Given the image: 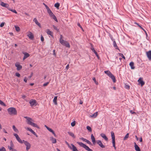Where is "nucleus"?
<instances>
[{
	"label": "nucleus",
	"mask_w": 151,
	"mask_h": 151,
	"mask_svg": "<svg viewBox=\"0 0 151 151\" xmlns=\"http://www.w3.org/2000/svg\"><path fill=\"white\" fill-rule=\"evenodd\" d=\"M91 139L92 140L93 144L94 145H95L96 143V140L93 134H92L91 135Z\"/></svg>",
	"instance_id": "8"
},
{
	"label": "nucleus",
	"mask_w": 151,
	"mask_h": 151,
	"mask_svg": "<svg viewBox=\"0 0 151 151\" xmlns=\"http://www.w3.org/2000/svg\"><path fill=\"white\" fill-rule=\"evenodd\" d=\"M13 129L16 132L18 133L19 131L18 129L14 125H13L12 126Z\"/></svg>",
	"instance_id": "29"
},
{
	"label": "nucleus",
	"mask_w": 151,
	"mask_h": 151,
	"mask_svg": "<svg viewBox=\"0 0 151 151\" xmlns=\"http://www.w3.org/2000/svg\"><path fill=\"white\" fill-rule=\"evenodd\" d=\"M23 143H24L26 146V150L28 151L31 147V146L30 144L27 141H25L24 140H23Z\"/></svg>",
	"instance_id": "5"
},
{
	"label": "nucleus",
	"mask_w": 151,
	"mask_h": 151,
	"mask_svg": "<svg viewBox=\"0 0 151 151\" xmlns=\"http://www.w3.org/2000/svg\"><path fill=\"white\" fill-rule=\"evenodd\" d=\"M28 124L31 125L34 127H36L37 128H39V127L35 123L32 122V121H31L30 122L28 123Z\"/></svg>",
	"instance_id": "13"
},
{
	"label": "nucleus",
	"mask_w": 151,
	"mask_h": 151,
	"mask_svg": "<svg viewBox=\"0 0 151 151\" xmlns=\"http://www.w3.org/2000/svg\"><path fill=\"white\" fill-rule=\"evenodd\" d=\"M53 27L54 29L57 30V31H59V29L57 28V27L55 26L54 25H53Z\"/></svg>",
	"instance_id": "44"
},
{
	"label": "nucleus",
	"mask_w": 151,
	"mask_h": 151,
	"mask_svg": "<svg viewBox=\"0 0 151 151\" xmlns=\"http://www.w3.org/2000/svg\"><path fill=\"white\" fill-rule=\"evenodd\" d=\"M138 82L141 84L142 86L145 84V82L143 81L142 78L141 77L138 80Z\"/></svg>",
	"instance_id": "7"
},
{
	"label": "nucleus",
	"mask_w": 151,
	"mask_h": 151,
	"mask_svg": "<svg viewBox=\"0 0 151 151\" xmlns=\"http://www.w3.org/2000/svg\"><path fill=\"white\" fill-rule=\"evenodd\" d=\"M17 141L20 143L22 144L23 143V140L22 141L20 138V137H19L17 139Z\"/></svg>",
	"instance_id": "35"
},
{
	"label": "nucleus",
	"mask_w": 151,
	"mask_h": 151,
	"mask_svg": "<svg viewBox=\"0 0 151 151\" xmlns=\"http://www.w3.org/2000/svg\"><path fill=\"white\" fill-rule=\"evenodd\" d=\"M86 142L87 143L89 144V145H92V143L89 140H87Z\"/></svg>",
	"instance_id": "48"
},
{
	"label": "nucleus",
	"mask_w": 151,
	"mask_h": 151,
	"mask_svg": "<svg viewBox=\"0 0 151 151\" xmlns=\"http://www.w3.org/2000/svg\"><path fill=\"white\" fill-rule=\"evenodd\" d=\"M119 55L120 56L122 57L124 59H125V57L123 55L122 53H119Z\"/></svg>",
	"instance_id": "41"
},
{
	"label": "nucleus",
	"mask_w": 151,
	"mask_h": 151,
	"mask_svg": "<svg viewBox=\"0 0 151 151\" xmlns=\"http://www.w3.org/2000/svg\"><path fill=\"white\" fill-rule=\"evenodd\" d=\"M0 151H6L5 148L3 147L0 149Z\"/></svg>",
	"instance_id": "46"
},
{
	"label": "nucleus",
	"mask_w": 151,
	"mask_h": 151,
	"mask_svg": "<svg viewBox=\"0 0 151 151\" xmlns=\"http://www.w3.org/2000/svg\"><path fill=\"white\" fill-rule=\"evenodd\" d=\"M134 147H135V150L136 151H141L139 147L137 145L136 143L135 142H134Z\"/></svg>",
	"instance_id": "18"
},
{
	"label": "nucleus",
	"mask_w": 151,
	"mask_h": 151,
	"mask_svg": "<svg viewBox=\"0 0 151 151\" xmlns=\"http://www.w3.org/2000/svg\"><path fill=\"white\" fill-rule=\"evenodd\" d=\"M60 6V4L58 3H57L55 4L54 5L55 7H56L58 9H59V7Z\"/></svg>",
	"instance_id": "33"
},
{
	"label": "nucleus",
	"mask_w": 151,
	"mask_h": 151,
	"mask_svg": "<svg viewBox=\"0 0 151 151\" xmlns=\"http://www.w3.org/2000/svg\"><path fill=\"white\" fill-rule=\"evenodd\" d=\"M129 65L131 67V69H134L135 68V67L134 66V63L133 62H130Z\"/></svg>",
	"instance_id": "21"
},
{
	"label": "nucleus",
	"mask_w": 151,
	"mask_h": 151,
	"mask_svg": "<svg viewBox=\"0 0 151 151\" xmlns=\"http://www.w3.org/2000/svg\"><path fill=\"white\" fill-rule=\"evenodd\" d=\"M97 115H98V112H96L94 114H93L92 115H91L90 116L91 117H93V118H95L97 116Z\"/></svg>",
	"instance_id": "28"
},
{
	"label": "nucleus",
	"mask_w": 151,
	"mask_h": 151,
	"mask_svg": "<svg viewBox=\"0 0 151 151\" xmlns=\"http://www.w3.org/2000/svg\"><path fill=\"white\" fill-rule=\"evenodd\" d=\"M111 134L112 139V142H115V135L114 132L113 131L111 132Z\"/></svg>",
	"instance_id": "16"
},
{
	"label": "nucleus",
	"mask_w": 151,
	"mask_h": 151,
	"mask_svg": "<svg viewBox=\"0 0 151 151\" xmlns=\"http://www.w3.org/2000/svg\"><path fill=\"white\" fill-rule=\"evenodd\" d=\"M100 136L104 139V140L106 142L108 141V139L107 137L106 136L105 134L103 133H101L100 134Z\"/></svg>",
	"instance_id": "9"
},
{
	"label": "nucleus",
	"mask_w": 151,
	"mask_h": 151,
	"mask_svg": "<svg viewBox=\"0 0 151 151\" xmlns=\"http://www.w3.org/2000/svg\"><path fill=\"white\" fill-rule=\"evenodd\" d=\"M77 143L81 147H83L86 150L88 151H93L92 150L90 149L87 146L81 142H77Z\"/></svg>",
	"instance_id": "3"
},
{
	"label": "nucleus",
	"mask_w": 151,
	"mask_h": 151,
	"mask_svg": "<svg viewBox=\"0 0 151 151\" xmlns=\"http://www.w3.org/2000/svg\"><path fill=\"white\" fill-rule=\"evenodd\" d=\"M15 75L16 76H17L18 77H19L20 76V74L18 73H15Z\"/></svg>",
	"instance_id": "60"
},
{
	"label": "nucleus",
	"mask_w": 151,
	"mask_h": 151,
	"mask_svg": "<svg viewBox=\"0 0 151 151\" xmlns=\"http://www.w3.org/2000/svg\"><path fill=\"white\" fill-rule=\"evenodd\" d=\"M80 139L81 140H83V141H84V142H86V140H87V139H85L83 137H81V138H80Z\"/></svg>",
	"instance_id": "54"
},
{
	"label": "nucleus",
	"mask_w": 151,
	"mask_h": 151,
	"mask_svg": "<svg viewBox=\"0 0 151 151\" xmlns=\"http://www.w3.org/2000/svg\"><path fill=\"white\" fill-rule=\"evenodd\" d=\"M47 33L48 35H50L52 37H53V33L49 29H47Z\"/></svg>",
	"instance_id": "22"
},
{
	"label": "nucleus",
	"mask_w": 151,
	"mask_h": 151,
	"mask_svg": "<svg viewBox=\"0 0 151 151\" xmlns=\"http://www.w3.org/2000/svg\"><path fill=\"white\" fill-rule=\"evenodd\" d=\"M41 40L42 42H43L44 41V38L42 35H41Z\"/></svg>",
	"instance_id": "61"
},
{
	"label": "nucleus",
	"mask_w": 151,
	"mask_h": 151,
	"mask_svg": "<svg viewBox=\"0 0 151 151\" xmlns=\"http://www.w3.org/2000/svg\"><path fill=\"white\" fill-rule=\"evenodd\" d=\"M36 103V101L35 100H31L29 102V103L30 104V105L31 106H32L34 105Z\"/></svg>",
	"instance_id": "17"
},
{
	"label": "nucleus",
	"mask_w": 151,
	"mask_h": 151,
	"mask_svg": "<svg viewBox=\"0 0 151 151\" xmlns=\"http://www.w3.org/2000/svg\"><path fill=\"white\" fill-rule=\"evenodd\" d=\"M57 96H55L54 97V99L53 100V102L54 104L56 105H57Z\"/></svg>",
	"instance_id": "27"
},
{
	"label": "nucleus",
	"mask_w": 151,
	"mask_h": 151,
	"mask_svg": "<svg viewBox=\"0 0 151 151\" xmlns=\"http://www.w3.org/2000/svg\"><path fill=\"white\" fill-rule=\"evenodd\" d=\"M77 25L78 27H79L81 29L83 30V31H84V30H83V28L81 26V25L79 23H78Z\"/></svg>",
	"instance_id": "51"
},
{
	"label": "nucleus",
	"mask_w": 151,
	"mask_h": 151,
	"mask_svg": "<svg viewBox=\"0 0 151 151\" xmlns=\"http://www.w3.org/2000/svg\"><path fill=\"white\" fill-rule=\"evenodd\" d=\"M49 83V82H47L45 83H44L43 85V86H47L48 84Z\"/></svg>",
	"instance_id": "55"
},
{
	"label": "nucleus",
	"mask_w": 151,
	"mask_h": 151,
	"mask_svg": "<svg viewBox=\"0 0 151 151\" xmlns=\"http://www.w3.org/2000/svg\"><path fill=\"white\" fill-rule=\"evenodd\" d=\"M104 72L105 74H106L113 80V82L114 83L116 82V80L114 76L111 73V72L109 71H105Z\"/></svg>",
	"instance_id": "2"
},
{
	"label": "nucleus",
	"mask_w": 151,
	"mask_h": 151,
	"mask_svg": "<svg viewBox=\"0 0 151 151\" xmlns=\"http://www.w3.org/2000/svg\"><path fill=\"white\" fill-rule=\"evenodd\" d=\"M91 50L93 52H94V50H95L94 48H93V46L92 45V44H91Z\"/></svg>",
	"instance_id": "43"
},
{
	"label": "nucleus",
	"mask_w": 151,
	"mask_h": 151,
	"mask_svg": "<svg viewBox=\"0 0 151 151\" xmlns=\"http://www.w3.org/2000/svg\"><path fill=\"white\" fill-rule=\"evenodd\" d=\"M8 148L10 150H12V151L14 149V148H13V147H11L9 146H8Z\"/></svg>",
	"instance_id": "56"
},
{
	"label": "nucleus",
	"mask_w": 151,
	"mask_h": 151,
	"mask_svg": "<svg viewBox=\"0 0 151 151\" xmlns=\"http://www.w3.org/2000/svg\"><path fill=\"white\" fill-rule=\"evenodd\" d=\"M71 146L72 147L73 151H79L78 150L76 147L73 144H71Z\"/></svg>",
	"instance_id": "25"
},
{
	"label": "nucleus",
	"mask_w": 151,
	"mask_h": 151,
	"mask_svg": "<svg viewBox=\"0 0 151 151\" xmlns=\"http://www.w3.org/2000/svg\"><path fill=\"white\" fill-rule=\"evenodd\" d=\"M45 127H46V128L50 132L51 131H52V130L51 128H49L46 125H45Z\"/></svg>",
	"instance_id": "42"
},
{
	"label": "nucleus",
	"mask_w": 151,
	"mask_h": 151,
	"mask_svg": "<svg viewBox=\"0 0 151 151\" xmlns=\"http://www.w3.org/2000/svg\"><path fill=\"white\" fill-rule=\"evenodd\" d=\"M147 56L149 60H151V50H150L146 52Z\"/></svg>",
	"instance_id": "12"
},
{
	"label": "nucleus",
	"mask_w": 151,
	"mask_h": 151,
	"mask_svg": "<svg viewBox=\"0 0 151 151\" xmlns=\"http://www.w3.org/2000/svg\"><path fill=\"white\" fill-rule=\"evenodd\" d=\"M96 143L101 147L104 148L105 147V146L103 145L101 140H97Z\"/></svg>",
	"instance_id": "6"
},
{
	"label": "nucleus",
	"mask_w": 151,
	"mask_h": 151,
	"mask_svg": "<svg viewBox=\"0 0 151 151\" xmlns=\"http://www.w3.org/2000/svg\"><path fill=\"white\" fill-rule=\"evenodd\" d=\"M4 24H5V22H2L0 24V27H3L4 26Z\"/></svg>",
	"instance_id": "58"
},
{
	"label": "nucleus",
	"mask_w": 151,
	"mask_h": 151,
	"mask_svg": "<svg viewBox=\"0 0 151 151\" xmlns=\"http://www.w3.org/2000/svg\"><path fill=\"white\" fill-rule=\"evenodd\" d=\"M94 52V53L96 55V56H97V57L98 58V59H100V57H99L98 53H97V52L95 50H94V52Z\"/></svg>",
	"instance_id": "37"
},
{
	"label": "nucleus",
	"mask_w": 151,
	"mask_h": 151,
	"mask_svg": "<svg viewBox=\"0 0 151 151\" xmlns=\"http://www.w3.org/2000/svg\"><path fill=\"white\" fill-rule=\"evenodd\" d=\"M112 144H113V147H114L115 149L116 150V146H115V142H112Z\"/></svg>",
	"instance_id": "59"
},
{
	"label": "nucleus",
	"mask_w": 151,
	"mask_h": 151,
	"mask_svg": "<svg viewBox=\"0 0 151 151\" xmlns=\"http://www.w3.org/2000/svg\"><path fill=\"white\" fill-rule=\"evenodd\" d=\"M43 4L44 5L47 9L49 8V7L46 4H45L44 3H43Z\"/></svg>",
	"instance_id": "63"
},
{
	"label": "nucleus",
	"mask_w": 151,
	"mask_h": 151,
	"mask_svg": "<svg viewBox=\"0 0 151 151\" xmlns=\"http://www.w3.org/2000/svg\"><path fill=\"white\" fill-rule=\"evenodd\" d=\"M17 141L20 143L22 144L23 143V140L22 141L20 138V137H19L17 139Z\"/></svg>",
	"instance_id": "34"
},
{
	"label": "nucleus",
	"mask_w": 151,
	"mask_h": 151,
	"mask_svg": "<svg viewBox=\"0 0 151 151\" xmlns=\"http://www.w3.org/2000/svg\"><path fill=\"white\" fill-rule=\"evenodd\" d=\"M0 5L4 7H5L7 8V9L9 8V5L8 4L6 3H5L4 2L2 1H1L0 3Z\"/></svg>",
	"instance_id": "10"
},
{
	"label": "nucleus",
	"mask_w": 151,
	"mask_h": 151,
	"mask_svg": "<svg viewBox=\"0 0 151 151\" xmlns=\"http://www.w3.org/2000/svg\"><path fill=\"white\" fill-rule=\"evenodd\" d=\"M26 129L29 131H30L33 134L35 133V132H34L31 128H29V127H27L26 128Z\"/></svg>",
	"instance_id": "30"
},
{
	"label": "nucleus",
	"mask_w": 151,
	"mask_h": 151,
	"mask_svg": "<svg viewBox=\"0 0 151 151\" xmlns=\"http://www.w3.org/2000/svg\"><path fill=\"white\" fill-rule=\"evenodd\" d=\"M130 112L132 114H136V113L135 112L133 111L132 110H130Z\"/></svg>",
	"instance_id": "62"
},
{
	"label": "nucleus",
	"mask_w": 151,
	"mask_h": 151,
	"mask_svg": "<svg viewBox=\"0 0 151 151\" xmlns=\"http://www.w3.org/2000/svg\"><path fill=\"white\" fill-rule=\"evenodd\" d=\"M14 135L16 139L18 138L19 137L18 135L16 133H14L13 134Z\"/></svg>",
	"instance_id": "47"
},
{
	"label": "nucleus",
	"mask_w": 151,
	"mask_h": 151,
	"mask_svg": "<svg viewBox=\"0 0 151 151\" xmlns=\"http://www.w3.org/2000/svg\"><path fill=\"white\" fill-rule=\"evenodd\" d=\"M29 54L25 52L24 53V56L23 58V60H24L29 56Z\"/></svg>",
	"instance_id": "20"
},
{
	"label": "nucleus",
	"mask_w": 151,
	"mask_h": 151,
	"mask_svg": "<svg viewBox=\"0 0 151 151\" xmlns=\"http://www.w3.org/2000/svg\"><path fill=\"white\" fill-rule=\"evenodd\" d=\"M47 13H48V14H49L50 13H52V12L50 10V8H49V9H47Z\"/></svg>",
	"instance_id": "49"
},
{
	"label": "nucleus",
	"mask_w": 151,
	"mask_h": 151,
	"mask_svg": "<svg viewBox=\"0 0 151 151\" xmlns=\"http://www.w3.org/2000/svg\"><path fill=\"white\" fill-rule=\"evenodd\" d=\"M0 104L2 106H6V104L2 101L0 100Z\"/></svg>",
	"instance_id": "38"
},
{
	"label": "nucleus",
	"mask_w": 151,
	"mask_h": 151,
	"mask_svg": "<svg viewBox=\"0 0 151 151\" xmlns=\"http://www.w3.org/2000/svg\"><path fill=\"white\" fill-rule=\"evenodd\" d=\"M66 143L67 145H68V147L70 148L71 149H73L72 147H71V146L66 141Z\"/></svg>",
	"instance_id": "50"
},
{
	"label": "nucleus",
	"mask_w": 151,
	"mask_h": 151,
	"mask_svg": "<svg viewBox=\"0 0 151 151\" xmlns=\"http://www.w3.org/2000/svg\"><path fill=\"white\" fill-rule=\"evenodd\" d=\"M86 129H87L90 132H91L92 131V129L91 128L89 127V126H87L86 127Z\"/></svg>",
	"instance_id": "39"
},
{
	"label": "nucleus",
	"mask_w": 151,
	"mask_h": 151,
	"mask_svg": "<svg viewBox=\"0 0 151 151\" xmlns=\"http://www.w3.org/2000/svg\"><path fill=\"white\" fill-rule=\"evenodd\" d=\"M49 15L50 16L52 17L55 21L57 22H58V20L57 19L56 16L53 14L52 12L49 14Z\"/></svg>",
	"instance_id": "14"
},
{
	"label": "nucleus",
	"mask_w": 151,
	"mask_h": 151,
	"mask_svg": "<svg viewBox=\"0 0 151 151\" xmlns=\"http://www.w3.org/2000/svg\"><path fill=\"white\" fill-rule=\"evenodd\" d=\"M63 37V36L62 35H60V38L59 40L60 42L62 40H63L62 39Z\"/></svg>",
	"instance_id": "57"
},
{
	"label": "nucleus",
	"mask_w": 151,
	"mask_h": 151,
	"mask_svg": "<svg viewBox=\"0 0 151 151\" xmlns=\"http://www.w3.org/2000/svg\"><path fill=\"white\" fill-rule=\"evenodd\" d=\"M15 28L16 31L17 32H19L20 30V28L19 27L15 26Z\"/></svg>",
	"instance_id": "40"
},
{
	"label": "nucleus",
	"mask_w": 151,
	"mask_h": 151,
	"mask_svg": "<svg viewBox=\"0 0 151 151\" xmlns=\"http://www.w3.org/2000/svg\"><path fill=\"white\" fill-rule=\"evenodd\" d=\"M24 81L25 82L27 83V79L26 78H25L24 80Z\"/></svg>",
	"instance_id": "64"
},
{
	"label": "nucleus",
	"mask_w": 151,
	"mask_h": 151,
	"mask_svg": "<svg viewBox=\"0 0 151 151\" xmlns=\"http://www.w3.org/2000/svg\"><path fill=\"white\" fill-rule=\"evenodd\" d=\"M129 136V134L128 133L124 137V140H126L128 138Z\"/></svg>",
	"instance_id": "36"
},
{
	"label": "nucleus",
	"mask_w": 151,
	"mask_h": 151,
	"mask_svg": "<svg viewBox=\"0 0 151 151\" xmlns=\"http://www.w3.org/2000/svg\"><path fill=\"white\" fill-rule=\"evenodd\" d=\"M50 140L52 141V143L54 144L56 143V139L53 137H50Z\"/></svg>",
	"instance_id": "24"
},
{
	"label": "nucleus",
	"mask_w": 151,
	"mask_h": 151,
	"mask_svg": "<svg viewBox=\"0 0 151 151\" xmlns=\"http://www.w3.org/2000/svg\"><path fill=\"white\" fill-rule=\"evenodd\" d=\"M24 118L26 119L27 120V123L28 124V123L30 122L31 121H32V118L28 117L27 116H25L24 117Z\"/></svg>",
	"instance_id": "23"
},
{
	"label": "nucleus",
	"mask_w": 151,
	"mask_h": 151,
	"mask_svg": "<svg viewBox=\"0 0 151 151\" xmlns=\"http://www.w3.org/2000/svg\"><path fill=\"white\" fill-rule=\"evenodd\" d=\"M7 110L8 113L10 115H14L17 114V111L14 107H10Z\"/></svg>",
	"instance_id": "1"
},
{
	"label": "nucleus",
	"mask_w": 151,
	"mask_h": 151,
	"mask_svg": "<svg viewBox=\"0 0 151 151\" xmlns=\"http://www.w3.org/2000/svg\"><path fill=\"white\" fill-rule=\"evenodd\" d=\"M68 133L70 136L72 137L73 138H75V136L73 132H68Z\"/></svg>",
	"instance_id": "26"
},
{
	"label": "nucleus",
	"mask_w": 151,
	"mask_h": 151,
	"mask_svg": "<svg viewBox=\"0 0 151 151\" xmlns=\"http://www.w3.org/2000/svg\"><path fill=\"white\" fill-rule=\"evenodd\" d=\"M113 44L114 47L116 49L119 50L118 47L115 41L113 42Z\"/></svg>",
	"instance_id": "31"
},
{
	"label": "nucleus",
	"mask_w": 151,
	"mask_h": 151,
	"mask_svg": "<svg viewBox=\"0 0 151 151\" xmlns=\"http://www.w3.org/2000/svg\"><path fill=\"white\" fill-rule=\"evenodd\" d=\"M60 43L63 45L65 46L66 47L70 48V46L69 42L66 41L62 40Z\"/></svg>",
	"instance_id": "4"
},
{
	"label": "nucleus",
	"mask_w": 151,
	"mask_h": 151,
	"mask_svg": "<svg viewBox=\"0 0 151 151\" xmlns=\"http://www.w3.org/2000/svg\"><path fill=\"white\" fill-rule=\"evenodd\" d=\"M10 147H13L14 146V145L13 143L12 142V141H11V142H10Z\"/></svg>",
	"instance_id": "53"
},
{
	"label": "nucleus",
	"mask_w": 151,
	"mask_h": 151,
	"mask_svg": "<svg viewBox=\"0 0 151 151\" xmlns=\"http://www.w3.org/2000/svg\"><path fill=\"white\" fill-rule=\"evenodd\" d=\"M125 88L127 89H129L130 88L129 86L125 84Z\"/></svg>",
	"instance_id": "52"
},
{
	"label": "nucleus",
	"mask_w": 151,
	"mask_h": 151,
	"mask_svg": "<svg viewBox=\"0 0 151 151\" xmlns=\"http://www.w3.org/2000/svg\"><path fill=\"white\" fill-rule=\"evenodd\" d=\"M15 65L17 67V70H20L22 68V66L18 63H16Z\"/></svg>",
	"instance_id": "15"
},
{
	"label": "nucleus",
	"mask_w": 151,
	"mask_h": 151,
	"mask_svg": "<svg viewBox=\"0 0 151 151\" xmlns=\"http://www.w3.org/2000/svg\"><path fill=\"white\" fill-rule=\"evenodd\" d=\"M8 10H10V11L13 12H14V13H15V14H17V12L15 10L12 9H11L10 8H8Z\"/></svg>",
	"instance_id": "32"
},
{
	"label": "nucleus",
	"mask_w": 151,
	"mask_h": 151,
	"mask_svg": "<svg viewBox=\"0 0 151 151\" xmlns=\"http://www.w3.org/2000/svg\"><path fill=\"white\" fill-rule=\"evenodd\" d=\"M75 124H76V122H75V121H74L73 122H72L71 123V126L72 127L74 126L75 125Z\"/></svg>",
	"instance_id": "45"
},
{
	"label": "nucleus",
	"mask_w": 151,
	"mask_h": 151,
	"mask_svg": "<svg viewBox=\"0 0 151 151\" xmlns=\"http://www.w3.org/2000/svg\"><path fill=\"white\" fill-rule=\"evenodd\" d=\"M29 39L31 40H33L34 39V35L31 32H29L28 34L27 35Z\"/></svg>",
	"instance_id": "11"
},
{
	"label": "nucleus",
	"mask_w": 151,
	"mask_h": 151,
	"mask_svg": "<svg viewBox=\"0 0 151 151\" xmlns=\"http://www.w3.org/2000/svg\"><path fill=\"white\" fill-rule=\"evenodd\" d=\"M33 21L35 22V24H37L38 26L39 27H41V25L40 23L37 21V19L36 18H35L33 20Z\"/></svg>",
	"instance_id": "19"
}]
</instances>
